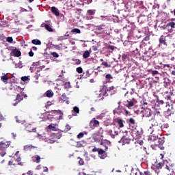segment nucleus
<instances>
[{
	"mask_svg": "<svg viewBox=\"0 0 175 175\" xmlns=\"http://www.w3.org/2000/svg\"><path fill=\"white\" fill-rule=\"evenodd\" d=\"M47 135H42V137L45 140V142H48L49 143L53 144L55 143L57 140H58L60 137H62V132L56 131L52 133L49 137Z\"/></svg>",
	"mask_w": 175,
	"mask_h": 175,
	"instance_id": "nucleus-1",
	"label": "nucleus"
},
{
	"mask_svg": "<svg viewBox=\"0 0 175 175\" xmlns=\"http://www.w3.org/2000/svg\"><path fill=\"white\" fill-rule=\"evenodd\" d=\"M92 139L96 143H100V146H105V144H110V142L105 139L103 141V135H97V134L92 135Z\"/></svg>",
	"mask_w": 175,
	"mask_h": 175,
	"instance_id": "nucleus-2",
	"label": "nucleus"
},
{
	"mask_svg": "<svg viewBox=\"0 0 175 175\" xmlns=\"http://www.w3.org/2000/svg\"><path fill=\"white\" fill-rule=\"evenodd\" d=\"M105 147L104 150L102 148H100V150H98V157L99 158H100V159H105V158H106L107 157V154H106V151H107V150H109V147L107 146V144H105V146H103Z\"/></svg>",
	"mask_w": 175,
	"mask_h": 175,
	"instance_id": "nucleus-3",
	"label": "nucleus"
},
{
	"mask_svg": "<svg viewBox=\"0 0 175 175\" xmlns=\"http://www.w3.org/2000/svg\"><path fill=\"white\" fill-rule=\"evenodd\" d=\"M160 136L161 137H159L158 136L156 137V140L154 143V145L158 146V147H161V146H163L165 144V137H162V135Z\"/></svg>",
	"mask_w": 175,
	"mask_h": 175,
	"instance_id": "nucleus-4",
	"label": "nucleus"
},
{
	"mask_svg": "<svg viewBox=\"0 0 175 175\" xmlns=\"http://www.w3.org/2000/svg\"><path fill=\"white\" fill-rule=\"evenodd\" d=\"M164 163H157L156 165H154V170L155 172V173H157V175H162V173H161V169H162V167H163V165H164Z\"/></svg>",
	"mask_w": 175,
	"mask_h": 175,
	"instance_id": "nucleus-5",
	"label": "nucleus"
},
{
	"mask_svg": "<svg viewBox=\"0 0 175 175\" xmlns=\"http://www.w3.org/2000/svg\"><path fill=\"white\" fill-rule=\"evenodd\" d=\"M132 136L135 140H137V139H140V137H142V131H139V130L135 128L132 131Z\"/></svg>",
	"mask_w": 175,
	"mask_h": 175,
	"instance_id": "nucleus-6",
	"label": "nucleus"
},
{
	"mask_svg": "<svg viewBox=\"0 0 175 175\" xmlns=\"http://www.w3.org/2000/svg\"><path fill=\"white\" fill-rule=\"evenodd\" d=\"M99 125V121L96 120L95 118H93L90 122V126L92 129H95V128H98Z\"/></svg>",
	"mask_w": 175,
	"mask_h": 175,
	"instance_id": "nucleus-7",
	"label": "nucleus"
},
{
	"mask_svg": "<svg viewBox=\"0 0 175 175\" xmlns=\"http://www.w3.org/2000/svg\"><path fill=\"white\" fill-rule=\"evenodd\" d=\"M151 121L152 122L150 129H152V131H159V126H158V122H157V120L152 119Z\"/></svg>",
	"mask_w": 175,
	"mask_h": 175,
	"instance_id": "nucleus-8",
	"label": "nucleus"
},
{
	"mask_svg": "<svg viewBox=\"0 0 175 175\" xmlns=\"http://www.w3.org/2000/svg\"><path fill=\"white\" fill-rule=\"evenodd\" d=\"M96 12V10H88L87 11V14L88 16H87L86 18L88 20H92V18H94V16H95Z\"/></svg>",
	"mask_w": 175,
	"mask_h": 175,
	"instance_id": "nucleus-9",
	"label": "nucleus"
},
{
	"mask_svg": "<svg viewBox=\"0 0 175 175\" xmlns=\"http://www.w3.org/2000/svg\"><path fill=\"white\" fill-rule=\"evenodd\" d=\"M23 99L24 98L21 95L18 94L14 100L15 103H12L13 106H17V105H18V103H20V102H21V100H23Z\"/></svg>",
	"mask_w": 175,
	"mask_h": 175,
	"instance_id": "nucleus-10",
	"label": "nucleus"
},
{
	"mask_svg": "<svg viewBox=\"0 0 175 175\" xmlns=\"http://www.w3.org/2000/svg\"><path fill=\"white\" fill-rule=\"evenodd\" d=\"M9 146H10V144L9 142H0V150L4 151V150H6V148H9Z\"/></svg>",
	"mask_w": 175,
	"mask_h": 175,
	"instance_id": "nucleus-11",
	"label": "nucleus"
},
{
	"mask_svg": "<svg viewBox=\"0 0 175 175\" xmlns=\"http://www.w3.org/2000/svg\"><path fill=\"white\" fill-rule=\"evenodd\" d=\"M173 89L172 87H170V90L165 92V99H167V100H170V98H172V95H173V91L172 90Z\"/></svg>",
	"mask_w": 175,
	"mask_h": 175,
	"instance_id": "nucleus-12",
	"label": "nucleus"
},
{
	"mask_svg": "<svg viewBox=\"0 0 175 175\" xmlns=\"http://www.w3.org/2000/svg\"><path fill=\"white\" fill-rule=\"evenodd\" d=\"M128 105H126V107H128V109H131V107H133V106H135V103H136V100L133 98L131 100H126Z\"/></svg>",
	"mask_w": 175,
	"mask_h": 175,
	"instance_id": "nucleus-13",
	"label": "nucleus"
},
{
	"mask_svg": "<svg viewBox=\"0 0 175 175\" xmlns=\"http://www.w3.org/2000/svg\"><path fill=\"white\" fill-rule=\"evenodd\" d=\"M143 116L144 117H151V109H148V108H145L143 111Z\"/></svg>",
	"mask_w": 175,
	"mask_h": 175,
	"instance_id": "nucleus-14",
	"label": "nucleus"
},
{
	"mask_svg": "<svg viewBox=\"0 0 175 175\" xmlns=\"http://www.w3.org/2000/svg\"><path fill=\"white\" fill-rule=\"evenodd\" d=\"M121 142L123 143V144H129V143H131V139H129L128 135H125L121 139Z\"/></svg>",
	"mask_w": 175,
	"mask_h": 175,
	"instance_id": "nucleus-15",
	"label": "nucleus"
},
{
	"mask_svg": "<svg viewBox=\"0 0 175 175\" xmlns=\"http://www.w3.org/2000/svg\"><path fill=\"white\" fill-rule=\"evenodd\" d=\"M87 146V142L84 140L79 141L77 142L76 147L80 148L81 147H85Z\"/></svg>",
	"mask_w": 175,
	"mask_h": 175,
	"instance_id": "nucleus-16",
	"label": "nucleus"
},
{
	"mask_svg": "<svg viewBox=\"0 0 175 175\" xmlns=\"http://www.w3.org/2000/svg\"><path fill=\"white\" fill-rule=\"evenodd\" d=\"M11 54H12L14 57H21V51L17 49H13Z\"/></svg>",
	"mask_w": 175,
	"mask_h": 175,
	"instance_id": "nucleus-17",
	"label": "nucleus"
},
{
	"mask_svg": "<svg viewBox=\"0 0 175 175\" xmlns=\"http://www.w3.org/2000/svg\"><path fill=\"white\" fill-rule=\"evenodd\" d=\"M160 44H163L164 46H167L166 43V37L161 36L159 40Z\"/></svg>",
	"mask_w": 175,
	"mask_h": 175,
	"instance_id": "nucleus-18",
	"label": "nucleus"
},
{
	"mask_svg": "<svg viewBox=\"0 0 175 175\" xmlns=\"http://www.w3.org/2000/svg\"><path fill=\"white\" fill-rule=\"evenodd\" d=\"M70 38H72V36L69 34V31H66L64 36L59 37V39L60 40H66V39H69Z\"/></svg>",
	"mask_w": 175,
	"mask_h": 175,
	"instance_id": "nucleus-19",
	"label": "nucleus"
},
{
	"mask_svg": "<svg viewBox=\"0 0 175 175\" xmlns=\"http://www.w3.org/2000/svg\"><path fill=\"white\" fill-rule=\"evenodd\" d=\"M51 10L52 12V13L56 16L57 17H58V16H59V10H58V8H55V7H52L51 8Z\"/></svg>",
	"mask_w": 175,
	"mask_h": 175,
	"instance_id": "nucleus-20",
	"label": "nucleus"
},
{
	"mask_svg": "<svg viewBox=\"0 0 175 175\" xmlns=\"http://www.w3.org/2000/svg\"><path fill=\"white\" fill-rule=\"evenodd\" d=\"M113 90H114V86H111L109 88H107V89L105 90L104 93L102 94V92H100L98 94L99 98H100L102 96L105 95L106 94V92H107V91H113Z\"/></svg>",
	"mask_w": 175,
	"mask_h": 175,
	"instance_id": "nucleus-21",
	"label": "nucleus"
},
{
	"mask_svg": "<svg viewBox=\"0 0 175 175\" xmlns=\"http://www.w3.org/2000/svg\"><path fill=\"white\" fill-rule=\"evenodd\" d=\"M157 139V136L154 135H149L148 137V140L150 142V143H155V140Z\"/></svg>",
	"mask_w": 175,
	"mask_h": 175,
	"instance_id": "nucleus-22",
	"label": "nucleus"
},
{
	"mask_svg": "<svg viewBox=\"0 0 175 175\" xmlns=\"http://www.w3.org/2000/svg\"><path fill=\"white\" fill-rule=\"evenodd\" d=\"M167 27H170L172 29L175 28V18H172L171 22L167 24Z\"/></svg>",
	"mask_w": 175,
	"mask_h": 175,
	"instance_id": "nucleus-23",
	"label": "nucleus"
},
{
	"mask_svg": "<svg viewBox=\"0 0 175 175\" xmlns=\"http://www.w3.org/2000/svg\"><path fill=\"white\" fill-rule=\"evenodd\" d=\"M169 85H170V81L169 79L165 78L163 81V87H165V88H167Z\"/></svg>",
	"mask_w": 175,
	"mask_h": 175,
	"instance_id": "nucleus-24",
	"label": "nucleus"
},
{
	"mask_svg": "<svg viewBox=\"0 0 175 175\" xmlns=\"http://www.w3.org/2000/svg\"><path fill=\"white\" fill-rule=\"evenodd\" d=\"M26 131H27V132H36V129H33L32 125L29 124L26 126Z\"/></svg>",
	"mask_w": 175,
	"mask_h": 175,
	"instance_id": "nucleus-25",
	"label": "nucleus"
},
{
	"mask_svg": "<svg viewBox=\"0 0 175 175\" xmlns=\"http://www.w3.org/2000/svg\"><path fill=\"white\" fill-rule=\"evenodd\" d=\"M42 27H44L45 29H46V31H48L49 32H53V28H51V27H50V25L42 23Z\"/></svg>",
	"mask_w": 175,
	"mask_h": 175,
	"instance_id": "nucleus-26",
	"label": "nucleus"
},
{
	"mask_svg": "<svg viewBox=\"0 0 175 175\" xmlns=\"http://www.w3.org/2000/svg\"><path fill=\"white\" fill-rule=\"evenodd\" d=\"M105 27H106V25H105L104 24L97 25L95 27V29L96 31H103V29H105Z\"/></svg>",
	"mask_w": 175,
	"mask_h": 175,
	"instance_id": "nucleus-27",
	"label": "nucleus"
},
{
	"mask_svg": "<svg viewBox=\"0 0 175 175\" xmlns=\"http://www.w3.org/2000/svg\"><path fill=\"white\" fill-rule=\"evenodd\" d=\"M45 95L47 98H53L54 96V92L51 90H48L46 92Z\"/></svg>",
	"mask_w": 175,
	"mask_h": 175,
	"instance_id": "nucleus-28",
	"label": "nucleus"
},
{
	"mask_svg": "<svg viewBox=\"0 0 175 175\" xmlns=\"http://www.w3.org/2000/svg\"><path fill=\"white\" fill-rule=\"evenodd\" d=\"M32 148H35V146L29 144V145H26L24 146V150L25 151H29L31 150H32Z\"/></svg>",
	"mask_w": 175,
	"mask_h": 175,
	"instance_id": "nucleus-29",
	"label": "nucleus"
},
{
	"mask_svg": "<svg viewBox=\"0 0 175 175\" xmlns=\"http://www.w3.org/2000/svg\"><path fill=\"white\" fill-rule=\"evenodd\" d=\"M169 128V124L167 123H164L161 126H159V129H161V131H163L164 129H167Z\"/></svg>",
	"mask_w": 175,
	"mask_h": 175,
	"instance_id": "nucleus-30",
	"label": "nucleus"
},
{
	"mask_svg": "<svg viewBox=\"0 0 175 175\" xmlns=\"http://www.w3.org/2000/svg\"><path fill=\"white\" fill-rule=\"evenodd\" d=\"M139 170L136 168H132L130 175H139Z\"/></svg>",
	"mask_w": 175,
	"mask_h": 175,
	"instance_id": "nucleus-31",
	"label": "nucleus"
},
{
	"mask_svg": "<svg viewBox=\"0 0 175 175\" xmlns=\"http://www.w3.org/2000/svg\"><path fill=\"white\" fill-rule=\"evenodd\" d=\"M103 128L102 127H100L98 132L97 133H95L94 135H97L98 136H103Z\"/></svg>",
	"mask_w": 175,
	"mask_h": 175,
	"instance_id": "nucleus-32",
	"label": "nucleus"
},
{
	"mask_svg": "<svg viewBox=\"0 0 175 175\" xmlns=\"http://www.w3.org/2000/svg\"><path fill=\"white\" fill-rule=\"evenodd\" d=\"M48 129H50L51 131H53L54 132H59V131H57V127H55V126H53L51 124H49L48 126Z\"/></svg>",
	"mask_w": 175,
	"mask_h": 175,
	"instance_id": "nucleus-33",
	"label": "nucleus"
},
{
	"mask_svg": "<svg viewBox=\"0 0 175 175\" xmlns=\"http://www.w3.org/2000/svg\"><path fill=\"white\" fill-rule=\"evenodd\" d=\"M31 43L33 44H36V45H38V46H40V44H42V42H40V40H39L38 39L32 40Z\"/></svg>",
	"mask_w": 175,
	"mask_h": 175,
	"instance_id": "nucleus-34",
	"label": "nucleus"
},
{
	"mask_svg": "<svg viewBox=\"0 0 175 175\" xmlns=\"http://www.w3.org/2000/svg\"><path fill=\"white\" fill-rule=\"evenodd\" d=\"M1 80L3 81V83H5V84H8V80H9V79L6 75H3L1 77Z\"/></svg>",
	"mask_w": 175,
	"mask_h": 175,
	"instance_id": "nucleus-35",
	"label": "nucleus"
},
{
	"mask_svg": "<svg viewBox=\"0 0 175 175\" xmlns=\"http://www.w3.org/2000/svg\"><path fill=\"white\" fill-rule=\"evenodd\" d=\"M68 99V96H66V94L64 93L60 97L59 100H64V102H66Z\"/></svg>",
	"mask_w": 175,
	"mask_h": 175,
	"instance_id": "nucleus-36",
	"label": "nucleus"
},
{
	"mask_svg": "<svg viewBox=\"0 0 175 175\" xmlns=\"http://www.w3.org/2000/svg\"><path fill=\"white\" fill-rule=\"evenodd\" d=\"M154 114V117L156 118H159V117H161V109H159V110L156 109Z\"/></svg>",
	"mask_w": 175,
	"mask_h": 175,
	"instance_id": "nucleus-37",
	"label": "nucleus"
},
{
	"mask_svg": "<svg viewBox=\"0 0 175 175\" xmlns=\"http://www.w3.org/2000/svg\"><path fill=\"white\" fill-rule=\"evenodd\" d=\"M108 133L109 135H111V137H112V139H114L116 137V136H117V135H118V133L117 132H115V134H113V131L109 130L108 131Z\"/></svg>",
	"mask_w": 175,
	"mask_h": 175,
	"instance_id": "nucleus-38",
	"label": "nucleus"
},
{
	"mask_svg": "<svg viewBox=\"0 0 175 175\" xmlns=\"http://www.w3.org/2000/svg\"><path fill=\"white\" fill-rule=\"evenodd\" d=\"M90 51H85L83 54V57L85 59H87V58H88V57H90Z\"/></svg>",
	"mask_w": 175,
	"mask_h": 175,
	"instance_id": "nucleus-39",
	"label": "nucleus"
},
{
	"mask_svg": "<svg viewBox=\"0 0 175 175\" xmlns=\"http://www.w3.org/2000/svg\"><path fill=\"white\" fill-rule=\"evenodd\" d=\"M64 87L65 90H69V88H70L71 85H70V82H66L64 83Z\"/></svg>",
	"mask_w": 175,
	"mask_h": 175,
	"instance_id": "nucleus-40",
	"label": "nucleus"
},
{
	"mask_svg": "<svg viewBox=\"0 0 175 175\" xmlns=\"http://www.w3.org/2000/svg\"><path fill=\"white\" fill-rule=\"evenodd\" d=\"M165 169L168 170V172H171L172 173H174V170L173 169V166L172 165H166Z\"/></svg>",
	"mask_w": 175,
	"mask_h": 175,
	"instance_id": "nucleus-41",
	"label": "nucleus"
},
{
	"mask_svg": "<svg viewBox=\"0 0 175 175\" xmlns=\"http://www.w3.org/2000/svg\"><path fill=\"white\" fill-rule=\"evenodd\" d=\"M77 161H78L79 165H80V166H83V165H84V159H83L77 157Z\"/></svg>",
	"mask_w": 175,
	"mask_h": 175,
	"instance_id": "nucleus-42",
	"label": "nucleus"
},
{
	"mask_svg": "<svg viewBox=\"0 0 175 175\" xmlns=\"http://www.w3.org/2000/svg\"><path fill=\"white\" fill-rule=\"evenodd\" d=\"M105 79L107 83H110V80L113 79V77L111 76V75L108 74L105 76Z\"/></svg>",
	"mask_w": 175,
	"mask_h": 175,
	"instance_id": "nucleus-43",
	"label": "nucleus"
},
{
	"mask_svg": "<svg viewBox=\"0 0 175 175\" xmlns=\"http://www.w3.org/2000/svg\"><path fill=\"white\" fill-rule=\"evenodd\" d=\"M72 111H74L76 114H79L80 113V109L79 107H74L73 110Z\"/></svg>",
	"mask_w": 175,
	"mask_h": 175,
	"instance_id": "nucleus-44",
	"label": "nucleus"
},
{
	"mask_svg": "<svg viewBox=\"0 0 175 175\" xmlns=\"http://www.w3.org/2000/svg\"><path fill=\"white\" fill-rule=\"evenodd\" d=\"M82 77L83 79H87V77H90V70H88L85 71V72H83V75H82Z\"/></svg>",
	"mask_w": 175,
	"mask_h": 175,
	"instance_id": "nucleus-45",
	"label": "nucleus"
},
{
	"mask_svg": "<svg viewBox=\"0 0 175 175\" xmlns=\"http://www.w3.org/2000/svg\"><path fill=\"white\" fill-rule=\"evenodd\" d=\"M71 32L72 33H81V31L79 29H73L72 30H71Z\"/></svg>",
	"mask_w": 175,
	"mask_h": 175,
	"instance_id": "nucleus-46",
	"label": "nucleus"
},
{
	"mask_svg": "<svg viewBox=\"0 0 175 175\" xmlns=\"http://www.w3.org/2000/svg\"><path fill=\"white\" fill-rule=\"evenodd\" d=\"M164 116L167 118L170 117V116H172V111L168 109L167 111L164 112Z\"/></svg>",
	"mask_w": 175,
	"mask_h": 175,
	"instance_id": "nucleus-47",
	"label": "nucleus"
},
{
	"mask_svg": "<svg viewBox=\"0 0 175 175\" xmlns=\"http://www.w3.org/2000/svg\"><path fill=\"white\" fill-rule=\"evenodd\" d=\"M129 125H135V119H133V118H131L129 120Z\"/></svg>",
	"mask_w": 175,
	"mask_h": 175,
	"instance_id": "nucleus-48",
	"label": "nucleus"
},
{
	"mask_svg": "<svg viewBox=\"0 0 175 175\" xmlns=\"http://www.w3.org/2000/svg\"><path fill=\"white\" fill-rule=\"evenodd\" d=\"M118 124L120 126V128H124V122H122V120H118Z\"/></svg>",
	"mask_w": 175,
	"mask_h": 175,
	"instance_id": "nucleus-49",
	"label": "nucleus"
},
{
	"mask_svg": "<svg viewBox=\"0 0 175 175\" xmlns=\"http://www.w3.org/2000/svg\"><path fill=\"white\" fill-rule=\"evenodd\" d=\"M101 65H103L105 68H110V66H111L107 62H103Z\"/></svg>",
	"mask_w": 175,
	"mask_h": 175,
	"instance_id": "nucleus-50",
	"label": "nucleus"
},
{
	"mask_svg": "<svg viewBox=\"0 0 175 175\" xmlns=\"http://www.w3.org/2000/svg\"><path fill=\"white\" fill-rule=\"evenodd\" d=\"M76 70H77V73H79V74L83 73V68H81V67L77 68Z\"/></svg>",
	"mask_w": 175,
	"mask_h": 175,
	"instance_id": "nucleus-51",
	"label": "nucleus"
},
{
	"mask_svg": "<svg viewBox=\"0 0 175 175\" xmlns=\"http://www.w3.org/2000/svg\"><path fill=\"white\" fill-rule=\"evenodd\" d=\"M51 55H53V57H54L55 58H58V57H59V55L57 53V52L51 53Z\"/></svg>",
	"mask_w": 175,
	"mask_h": 175,
	"instance_id": "nucleus-52",
	"label": "nucleus"
},
{
	"mask_svg": "<svg viewBox=\"0 0 175 175\" xmlns=\"http://www.w3.org/2000/svg\"><path fill=\"white\" fill-rule=\"evenodd\" d=\"M100 150V148H98L94 146V148L92 150V152H98V153L99 152V150Z\"/></svg>",
	"mask_w": 175,
	"mask_h": 175,
	"instance_id": "nucleus-53",
	"label": "nucleus"
},
{
	"mask_svg": "<svg viewBox=\"0 0 175 175\" xmlns=\"http://www.w3.org/2000/svg\"><path fill=\"white\" fill-rule=\"evenodd\" d=\"M74 61H75V65H80V64H81V60H80L79 59H76Z\"/></svg>",
	"mask_w": 175,
	"mask_h": 175,
	"instance_id": "nucleus-54",
	"label": "nucleus"
},
{
	"mask_svg": "<svg viewBox=\"0 0 175 175\" xmlns=\"http://www.w3.org/2000/svg\"><path fill=\"white\" fill-rule=\"evenodd\" d=\"M142 175H152V174H151L150 171L147 170V171H144Z\"/></svg>",
	"mask_w": 175,
	"mask_h": 175,
	"instance_id": "nucleus-55",
	"label": "nucleus"
},
{
	"mask_svg": "<svg viewBox=\"0 0 175 175\" xmlns=\"http://www.w3.org/2000/svg\"><path fill=\"white\" fill-rule=\"evenodd\" d=\"M70 129H71L70 126L69 124H66V129H65L66 132H68V131H70Z\"/></svg>",
	"mask_w": 175,
	"mask_h": 175,
	"instance_id": "nucleus-56",
	"label": "nucleus"
},
{
	"mask_svg": "<svg viewBox=\"0 0 175 175\" xmlns=\"http://www.w3.org/2000/svg\"><path fill=\"white\" fill-rule=\"evenodd\" d=\"M7 42L9 43H12L13 42V38L12 37H8L7 38Z\"/></svg>",
	"mask_w": 175,
	"mask_h": 175,
	"instance_id": "nucleus-57",
	"label": "nucleus"
},
{
	"mask_svg": "<svg viewBox=\"0 0 175 175\" xmlns=\"http://www.w3.org/2000/svg\"><path fill=\"white\" fill-rule=\"evenodd\" d=\"M82 137H84V133H80L77 135V139H81Z\"/></svg>",
	"mask_w": 175,
	"mask_h": 175,
	"instance_id": "nucleus-58",
	"label": "nucleus"
},
{
	"mask_svg": "<svg viewBox=\"0 0 175 175\" xmlns=\"http://www.w3.org/2000/svg\"><path fill=\"white\" fill-rule=\"evenodd\" d=\"M21 80L22 81H27V80H29V78H28L27 76H25L21 77Z\"/></svg>",
	"mask_w": 175,
	"mask_h": 175,
	"instance_id": "nucleus-59",
	"label": "nucleus"
},
{
	"mask_svg": "<svg viewBox=\"0 0 175 175\" xmlns=\"http://www.w3.org/2000/svg\"><path fill=\"white\" fill-rule=\"evenodd\" d=\"M107 49H109V50H111L112 51H113L114 49H115V46H113V45H108L107 46Z\"/></svg>",
	"mask_w": 175,
	"mask_h": 175,
	"instance_id": "nucleus-60",
	"label": "nucleus"
},
{
	"mask_svg": "<svg viewBox=\"0 0 175 175\" xmlns=\"http://www.w3.org/2000/svg\"><path fill=\"white\" fill-rule=\"evenodd\" d=\"M144 40L145 42H148V40H150V34H148L144 38Z\"/></svg>",
	"mask_w": 175,
	"mask_h": 175,
	"instance_id": "nucleus-61",
	"label": "nucleus"
},
{
	"mask_svg": "<svg viewBox=\"0 0 175 175\" xmlns=\"http://www.w3.org/2000/svg\"><path fill=\"white\" fill-rule=\"evenodd\" d=\"M151 73L153 76H155V75H159V72H158L157 70H152Z\"/></svg>",
	"mask_w": 175,
	"mask_h": 175,
	"instance_id": "nucleus-62",
	"label": "nucleus"
},
{
	"mask_svg": "<svg viewBox=\"0 0 175 175\" xmlns=\"http://www.w3.org/2000/svg\"><path fill=\"white\" fill-rule=\"evenodd\" d=\"M36 163H40V156H36Z\"/></svg>",
	"mask_w": 175,
	"mask_h": 175,
	"instance_id": "nucleus-63",
	"label": "nucleus"
},
{
	"mask_svg": "<svg viewBox=\"0 0 175 175\" xmlns=\"http://www.w3.org/2000/svg\"><path fill=\"white\" fill-rule=\"evenodd\" d=\"M22 175H33L32 171H28L26 174H23Z\"/></svg>",
	"mask_w": 175,
	"mask_h": 175,
	"instance_id": "nucleus-64",
	"label": "nucleus"
}]
</instances>
